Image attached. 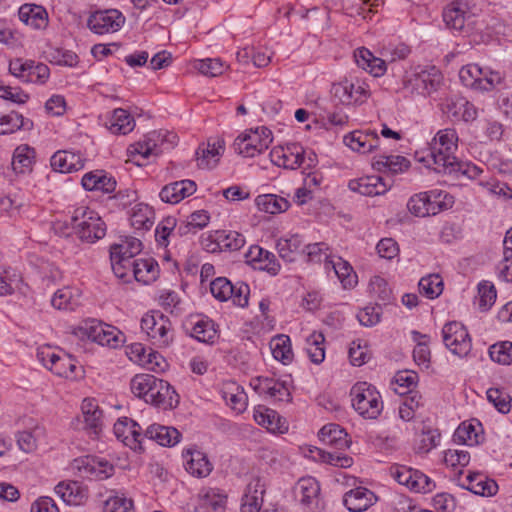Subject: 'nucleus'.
Here are the masks:
<instances>
[{
    "mask_svg": "<svg viewBox=\"0 0 512 512\" xmlns=\"http://www.w3.org/2000/svg\"><path fill=\"white\" fill-rule=\"evenodd\" d=\"M457 133L454 129L440 130L434 137L429 158L433 161V169L437 173L463 175L469 179L477 178L482 169L470 162L459 161L454 156L457 149Z\"/></svg>",
    "mask_w": 512,
    "mask_h": 512,
    "instance_id": "1",
    "label": "nucleus"
},
{
    "mask_svg": "<svg viewBox=\"0 0 512 512\" xmlns=\"http://www.w3.org/2000/svg\"><path fill=\"white\" fill-rule=\"evenodd\" d=\"M446 27L465 35L481 33L484 21L476 15L466 2L455 1L447 5L442 13Z\"/></svg>",
    "mask_w": 512,
    "mask_h": 512,
    "instance_id": "2",
    "label": "nucleus"
},
{
    "mask_svg": "<svg viewBox=\"0 0 512 512\" xmlns=\"http://www.w3.org/2000/svg\"><path fill=\"white\" fill-rule=\"evenodd\" d=\"M71 225L74 233L82 242L95 243L106 234V224L99 214L88 208L78 207L71 216Z\"/></svg>",
    "mask_w": 512,
    "mask_h": 512,
    "instance_id": "3",
    "label": "nucleus"
},
{
    "mask_svg": "<svg viewBox=\"0 0 512 512\" xmlns=\"http://www.w3.org/2000/svg\"><path fill=\"white\" fill-rule=\"evenodd\" d=\"M352 406L365 419H376L383 410L380 393L367 382H358L350 390Z\"/></svg>",
    "mask_w": 512,
    "mask_h": 512,
    "instance_id": "4",
    "label": "nucleus"
},
{
    "mask_svg": "<svg viewBox=\"0 0 512 512\" xmlns=\"http://www.w3.org/2000/svg\"><path fill=\"white\" fill-rule=\"evenodd\" d=\"M141 328L149 340L158 348L168 347L174 340L172 323L163 314H146L141 320Z\"/></svg>",
    "mask_w": 512,
    "mask_h": 512,
    "instance_id": "5",
    "label": "nucleus"
},
{
    "mask_svg": "<svg viewBox=\"0 0 512 512\" xmlns=\"http://www.w3.org/2000/svg\"><path fill=\"white\" fill-rule=\"evenodd\" d=\"M273 136L267 127H258L255 130L239 135L233 143V149L244 157H254L268 149Z\"/></svg>",
    "mask_w": 512,
    "mask_h": 512,
    "instance_id": "6",
    "label": "nucleus"
},
{
    "mask_svg": "<svg viewBox=\"0 0 512 512\" xmlns=\"http://www.w3.org/2000/svg\"><path fill=\"white\" fill-rule=\"evenodd\" d=\"M331 92L343 105H361L371 95L369 85L359 78L344 79L335 83Z\"/></svg>",
    "mask_w": 512,
    "mask_h": 512,
    "instance_id": "7",
    "label": "nucleus"
},
{
    "mask_svg": "<svg viewBox=\"0 0 512 512\" xmlns=\"http://www.w3.org/2000/svg\"><path fill=\"white\" fill-rule=\"evenodd\" d=\"M391 476L401 485L414 492L428 493L435 488V483L419 470L405 465H395L390 469Z\"/></svg>",
    "mask_w": 512,
    "mask_h": 512,
    "instance_id": "8",
    "label": "nucleus"
},
{
    "mask_svg": "<svg viewBox=\"0 0 512 512\" xmlns=\"http://www.w3.org/2000/svg\"><path fill=\"white\" fill-rule=\"evenodd\" d=\"M445 346L455 355L466 356L471 350V339L465 326L457 321L448 322L442 329Z\"/></svg>",
    "mask_w": 512,
    "mask_h": 512,
    "instance_id": "9",
    "label": "nucleus"
},
{
    "mask_svg": "<svg viewBox=\"0 0 512 512\" xmlns=\"http://www.w3.org/2000/svg\"><path fill=\"white\" fill-rule=\"evenodd\" d=\"M72 469L82 478L104 480L114 473V466L95 456H84L72 462Z\"/></svg>",
    "mask_w": 512,
    "mask_h": 512,
    "instance_id": "10",
    "label": "nucleus"
},
{
    "mask_svg": "<svg viewBox=\"0 0 512 512\" xmlns=\"http://www.w3.org/2000/svg\"><path fill=\"white\" fill-rule=\"evenodd\" d=\"M177 135L168 131H151L143 141L136 144L135 152L147 158L150 155H158L165 149L172 148L177 143Z\"/></svg>",
    "mask_w": 512,
    "mask_h": 512,
    "instance_id": "11",
    "label": "nucleus"
},
{
    "mask_svg": "<svg viewBox=\"0 0 512 512\" xmlns=\"http://www.w3.org/2000/svg\"><path fill=\"white\" fill-rule=\"evenodd\" d=\"M125 17L116 9L96 11L87 22L90 30L96 34L116 32L124 24Z\"/></svg>",
    "mask_w": 512,
    "mask_h": 512,
    "instance_id": "12",
    "label": "nucleus"
},
{
    "mask_svg": "<svg viewBox=\"0 0 512 512\" xmlns=\"http://www.w3.org/2000/svg\"><path fill=\"white\" fill-rule=\"evenodd\" d=\"M117 439L135 451H142L143 433L140 425L134 420L123 417L113 427Z\"/></svg>",
    "mask_w": 512,
    "mask_h": 512,
    "instance_id": "13",
    "label": "nucleus"
},
{
    "mask_svg": "<svg viewBox=\"0 0 512 512\" xmlns=\"http://www.w3.org/2000/svg\"><path fill=\"white\" fill-rule=\"evenodd\" d=\"M82 336H87L92 341L99 343L102 346H109L117 348L124 342L123 334L111 326L104 327L101 324L85 325L79 328Z\"/></svg>",
    "mask_w": 512,
    "mask_h": 512,
    "instance_id": "14",
    "label": "nucleus"
},
{
    "mask_svg": "<svg viewBox=\"0 0 512 512\" xmlns=\"http://www.w3.org/2000/svg\"><path fill=\"white\" fill-rule=\"evenodd\" d=\"M304 148L298 143H288L285 147L272 149L270 159L273 164L286 169H297L303 164Z\"/></svg>",
    "mask_w": 512,
    "mask_h": 512,
    "instance_id": "15",
    "label": "nucleus"
},
{
    "mask_svg": "<svg viewBox=\"0 0 512 512\" xmlns=\"http://www.w3.org/2000/svg\"><path fill=\"white\" fill-rule=\"evenodd\" d=\"M348 187L351 191L364 196H377L386 193L390 184H387L381 176L371 175L350 180Z\"/></svg>",
    "mask_w": 512,
    "mask_h": 512,
    "instance_id": "16",
    "label": "nucleus"
},
{
    "mask_svg": "<svg viewBox=\"0 0 512 512\" xmlns=\"http://www.w3.org/2000/svg\"><path fill=\"white\" fill-rule=\"evenodd\" d=\"M380 138L375 131L356 130L344 137V143L353 151L369 153L378 148Z\"/></svg>",
    "mask_w": 512,
    "mask_h": 512,
    "instance_id": "17",
    "label": "nucleus"
},
{
    "mask_svg": "<svg viewBox=\"0 0 512 512\" xmlns=\"http://www.w3.org/2000/svg\"><path fill=\"white\" fill-rule=\"evenodd\" d=\"M186 326L190 328V335L199 342L212 344L216 338V329L212 320L199 315H191Z\"/></svg>",
    "mask_w": 512,
    "mask_h": 512,
    "instance_id": "18",
    "label": "nucleus"
},
{
    "mask_svg": "<svg viewBox=\"0 0 512 512\" xmlns=\"http://www.w3.org/2000/svg\"><path fill=\"white\" fill-rule=\"evenodd\" d=\"M196 183L192 180H181L164 186L159 194L166 203L176 204L196 191Z\"/></svg>",
    "mask_w": 512,
    "mask_h": 512,
    "instance_id": "19",
    "label": "nucleus"
},
{
    "mask_svg": "<svg viewBox=\"0 0 512 512\" xmlns=\"http://www.w3.org/2000/svg\"><path fill=\"white\" fill-rule=\"evenodd\" d=\"M376 500L372 491L357 487L345 493L343 504L350 512H362L368 509Z\"/></svg>",
    "mask_w": 512,
    "mask_h": 512,
    "instance_id": "20",
    "label": "nucleus"
},
{
    "mask_svg": "<svg viewBox=\"0 0 512 512\" xmlns=\"http://www.w3.org/2000/svg\"><path fill=\"white\" fill-rule=\"evenodd\" d=\"M183 457L186 459L185 468L191 475L202 478L211 473L212 464L203 452L187 449L183 452Z\"/></svg>",
    "mask_w": 512,
    "mask_h": 512,
    "instance_id": "21",
    "label": "nucleus"
},
{
    "mask_svg": "<svg viewBox=\"0 0 512 512\" xmlns=\"http://www.w3.org/2000/svg\"><path fill=\"white\" fill-rule=\"evenodd\" d=\"M84 429L90 434L98 436L102 431V410L92 399H84L81 405Z\"/></svg>",
    "mask_w": 512,
    "mask_h": 512,
    "instance_id": "22",
    "label": "nucleus"
},
{
    "mask_svg": "<svg viewBox=\"0 0 512 512\" xmlns=\"http://www.w3.org/2000/svg\"><path fill=\"white\" fill-rule=\"evenodd\" d=\"M466 482L462 487L479 496L491 497L498 492L496 481L480 473H470L466 476Z\"/></svg>",
    "mask_w": 512,
    "mask_h": 512,
    "instance_id": "23",
    "label": "nucleus"
},
{
    "mask_svg": "<svg viewBox=\"0 0 512 512\" xmlns=\"http://www.w3.org/2000/svg\"><path fill=\"white\" fill-rule=\"evenodd\" d=\"M408 210L418 217L435 215L443 209L441 203L431 200V195L424 192L412 196L407 203Z\"/></svg>",
    "mask_w": 512,
    "mask_h": 512,
    "instance_id": "24",
    "label": "nucleus"
},
{
    "mask_svg": "<svg viewBox=\"0 0 512 512\" xmlns=\"http://www.w3.org/2000/svg\"><path fill=\"white\" fill-rule=\"evenodd\" d=\"M55 492L69 505H80L88 498V491L77 481L60 482Z\"/></svg>",
    "mask_w": 512,
    "mask_h": 512,
    "instance_id": "25",
    "label": "nucleus"
},
{
    "mask_svg": "<svg viewBox=\"0 0 512 512\" xmlns=\"http://www.w3.org/2000/svg\"><path fill=\"white\" fill-rule=\"evenodd\" d=\"M180 437L181 434L176 428L159 424L150 425L143 434V439L153 440L161 446H174L179 442Z\"/></svg>",
    "mask_w": 512,
    "mask_h": 512,
    "instance_id": "26",
    "label": "nucleus"
},
{
    "mask_svg": "<svg viewBox=\"0 0 512 512\" xmlns=\"http://www.w3.org/2000/svg\"><path fill=\"white\" fill-rule=\"evenodd\" d=\"M51 167L60 173H71L84 167V162L79 154L69 151H57L51 157Z\"/></svg>",
    "mask_w": 512,
    "mask_h": 512,
    "instance_id": "27",
    "label": "nucleus"
},
{
    "mask_svg": "<svg viewBox=\"0 0 512 512\" xmlns=\"http://www.w3.org/2000/svg\"><path fill=\"white\" fill-rule=\"evenodd\" d=\"M224 151V141L218 139L206 146H200L196 151V160L199 168L209 169L216 165Z\"/></svg>",
    "mask_w": 512,
    "mask_h": 512,
    "instance_id": "28",
    "label": "nucleus"
},
{
    "mask_svg": "<svg viewBox=\"0 0 512 512\" xmlns=\"http://www.w3.org/2000/svg\"><path fill=\"white\" fill-rule=\"evenodd\" d=\"M413 88L417 90L418 94L429 95L433 91H436L441 82V74L435 68H431L430 71L422 70L414 75V78L410 80Z\"/></svg>",
    "mask_w": 512,
    "mask_h": 512,
    "instance_id": "29",
    "label": "nucleus"
},
{
    "mask_svg": "<svg viewBox=\"0 0 512 512\" xmlns=\"http://www.w3.org/2000/svg\"><path fill=\"white\" fill-rule=\"evenodd\" d=\"M82 186L85 190H99L111 193L116 188V180L108 176L103 170L86 173L82 178Z\"/></svg>",
    "mask_w": 512,
    "mask_h": 512,
    "instance_id": "30",
    "label": "nucleus"
},
{
    "mask_svg": "<svg viewBox=\"0 0 512 512\" xmlns=\"http://www.w3.org/2000/svg\"><path fill=\"white\" fill-rule=\"evenodd\" d=\"M18 15L22 22L35 29H44L48 25V13L42 6L25 4L20 7Z\"/></svg>",
    "mask_w": 512,
    "mask_h": 512,
    "instance_id": "31",
    "label": "nucleus"
},
{
    "mask_svg": "<svg viewBox=\"0 0 512 512\" xmlns=\"http://www.w3.org/2000/svg\"><path fill=\"white\" fill-rule=\"evenodd\" d=\"M81 291L78 288L66 286L58 289L51 304L58 310H75L80 305Z\"/></svg>",
    "mask_w": 512,
    "mask_h": 512,
    "instance_id": "32",
    "label": "nucleus"
},
{
    "mask_svg": "<svg viewBox=\"0 0 512 512\" xmlns=\"http://www.w3.org/2000/svg\"><path fill=\"white\" fill-rule=\"evenodd\" d=\"M255 421L271 432L284 433L288 426L276 411L259 406L254 412Z\"/></svg>",
    "mask_w": 512,
    "mask_h": 512,
    "instance_id": "33",
    "label": "nucleus"
},
{
    "mask_svg": "<svg viewBox=\"0 0 512 512\" xmlns=\"http://www.w3.org/2000/svg\"><path fill=\"white\" fill-rule=\"evenodd\" d=\"M49 370L59 377L67 379H75L76 373L75 360L70 355L49 354Z\"/></svg>",
    "mask_w": 512,
    "mask_h": 512,
    "instance_id": "34",
    "label": "nucleus"
},
{
    "mask_svg": "<svg viewBox=\"0 0 512 512\" xmlns=\"http://www.w3.org/2000/svg\"><path fill=\"white\" fill-rule=\"evenodd\" d=\"M244 495L241 512H259L263 501L264 485L259 478L251 481Z\"/></svg>",
    "mask_w": 512,
    "mask_h": 512,
    "instance_id": "35",
    "label": "nucleus"
},
{
    "mask_svg": "<svg viewBox=\"0 0 512 512\" xmlns=\"http://www.w3.org/2000/svg\"><path fill=\"white\" fill-rule=\"evenodd\" d=\"M159 265L153 258L136 259L134 264V278L143 284H150L159 277Z\"/></svg>",
    "mask_w": 512,
    "mask_h": 512,
    "instance_id": "36",
    "label": "nucleus"
},
{
    "mask_svg": "<svg viewBox=\"0 0 512 512\" xmlns=\"http://www.w3.org/2000/svg\"><path fill=\"white\" fill-rule=\"evenodd\" d=\"M107 127L113 134L126 135L134 129L135 121L127 110L117 108L113 111Z\"/></svg>",
    "mask_w": 512,
    "mask_h": 512,
    "instance_id": "37",
    "label": "nucleus"
},
{
    "mask_svg": "<svg viewBox=\"0 0 512 512\" xmlns=\"http://www.w3.org/2000/svg\"><path fill=\"white\" fill-rule=\"evenodd\" d=\"M33 127V122L29 119L12 111L9 114L0 115V135L12 134L21 128L30 130Z\"/></svg>",
    "mask_w": 512,
    "mask_h": 512,
    "instance_id": "38",
    "label": "nucleus"
},
{
    "mask_svg": "<svg viewBox=\"0 0 512 512\" xmlns=\"http://www.w3.org/2000/svg\"><path fill=\"white\" fill-rule=\"evenodd\" d=\"M319 435L323 442L328 445L335 446L338 449L347 448L349 446L347 433L337 424H328L323 426Z\"/></svg>",
    "mask_w": 512,
    "mask_h": 512,
    "instance_id": "39",
    "label": "nucleus"
},
{
    "mask_svg": "<svg viewBox=\"0 0 512 512\" xmlns=\"http://www.w3.org/2000/svg\"><path fill=\"white\" fill-rule=\"evenodd\" d=\"M303 241L300 236L292 235L290 238L279 239L277 250L279 256L286 262H293L297 254L303 253Z\"/></svg>",
    "mask_w": 512,
    "mask_h": 512,
    "instance_id": "40",
    "label": "nucleus"
},
{
    "mask_svg": "<svg viewBox=\"0 0 512 512\" xmlns=\"http://www.w3.org/2000/svg\"><path fill=\"white\" fill-rule=\"evenodd\" d=\"M409 167V161L403 156H380L374 163L373 168L379 172H390L396 174Z\"/></svg>",
    "mask_w": 512,
    "mask_h": 512,
    "instance_id": "41",
    "label": "nucleus"
},
{
    "mask_svg": "<svg viewBox=\"0 0 512 512\" xmlns=\"http://www.w3.org/2000/svg\"><path fill=\"white\" fill-rule=\"evenodd\" d=\"M256 203L261 210L270 214L284 212L290 206V203L287 199L275 194L259 195L256 198Z\"/></svg>",
    "mask_w": 512,
    "mask_h": 512,
    "instance_id": "42",
    "label": "nucleus"
},
{
    "mask_svg": "<svg viewBox=\"0 0 512 512\" xmlns=\"http://www.w3.org/2000/svg\"><path fill=\"white\" fill-rule=\"evenodd\" d=\"M153 210L146 204H137L132 210L130 216L131 225L136 230H149L153 221Z\"/></svg>",
    "mask_w": 512,
    "mask_h": 512,
    "instance_id": "43",
    "label": "nucleus"
},
{
    "mask_svg": "<svg viewBox=\"0 0 512 512\" xmlns=\"http://www.w3.org/2000/svg\"><path fill=\"white\" fill-rule=\"evenodd\" d=\"M216 244L221 250L237 251L245 244V237L236 231H217Z\"/></svg>",
    "mask_w": 512,
    "mask_h": 512,
    "instance_id": "44",
    "label": "nucleus"
},
{
    "mask_svg": "<svg viewBox=\"0 0 512 512\" xmlns=\"http://www.w3.org/2000/svg\"><path fill=\"white\" fill-rule=\"evenodd\" d=\"M319 492L320 486L315 478H302L297 483V496L299 497L301 503L305 505L311 504L312 500L319 495Z\"/></svg>",
    "mask_w": 512,
    "mask_h": 512,
    "instance_id": "45",
    "label": "nucleus"
},
{
    "mask_svg": "<svg viewBox=\"0 0 512 512\" xmlns=\"http://www.w3.org/2000/svg\"><path fill=\"white\" fill-rule=\"evenodd\" d=\"M271 350L273 357L288 364L293 358L290 338L286 335H278L271 341Z\"/></svg>",
    "mask_w": 512,
    "mask_h": 512,
    "instance_id": "46",
    "label": "nucleus"
},
{
    "mask_svg": "<svg viewBox=\"0 0 512 512\" xmlns=\"http://www.w3.org/2000/svg\"><path fill=\"white\" fill-rule=\"evenodd\" d=\"M484 68L477 64H469L459 71V78L466 87L481 90Z\"/></svg>",
    "mask_w": 512,
    "mask_h": 512,
    "instance_id": "47",
    "label": "nucleus"
},
{
    "mask_svg": "<svg viewBox=\"0 0 512 512\" xmlns=\"http://www.w3.org/2000/svg\"><path fill=\"white\" fill-rule=\"evenodd\" d=\"M420 294L429 299L438 297L443 291V281L438 274L422 277L418 283Z\"/></svg>",
    "mask_w": 512,
    "mask_h": 512,
    "instance_id": "48",
    "label": "nucleus"
},
{
    "mask_svg": "<svg viewBox=\"0 0 512 512\" xmlns=\"http://www.w3.org/2000/svg\"><path fill=\"white\" fill-rule=\"evenodd\" d=\"M324 336L322 333L313 332L309 337H307V347L306 351L310 358V360L315 364H320L323 362L325 358V349H324Z\"/></svg>",
    "mask_w": 512,
    "mask_h": 512,
    "instance_id": "49",
    "label": "nucleus"
},
{
    "mask_svg": "<svg viewBox=\"0 0 512 512\" xmlns=\"http://www.w3.org/2000/svg\"><path fill=\"white\" fill-rule=\"evenodd\" d=\"M142 242L132 236H126L121 240V243H117L111 246L110 252L115 255H122L133 258L142 251Z\"/></svg>",
    "mask_w": 512,
    "mask_h": 512,
    "instance_id": "50",
    "label": "nucleus"
},
{
    "mask_svg": "<svg viewBox=\"0 0 512 512\" xmlns=\"http://www.w3.org/2000/svg\"><path fill=\"white\" fill-rule=\"evenodd\" d=\"M34 151L28 146H19L15 149L12 158V169L16 173H25L30 170Z\"/></svg>",
    "mask_w": 512,
    "mask_h": 512,
    "instance_id": "51",
    "label": "nucleus"
},
{
    "mask_svg": "<svg viewBox=\"0 0 512 512\" xmlns=\"http://www.w3.org/2000/svg\"><path fill=\"white\" fill-rule=\"evenodd\" d=\"M441 434L438 429L424 427L416 443L418 453H428L440 442Z\"/></svg>",
    "mask_w": 512,
    "mask_h": 512,
    "instance_id": "52",
    "label": "nucleus"
},
{
    "mask_svg": "<svg viewBox=\"0 0 512 512\" xmlns=\"http://www.w3.org/2000/svg\"><path fill=\"white\" fill-rule=\"evenodd\" d=\"M327 265L332 266L335 274L345 288L352 287L356 283V275L353 273V269L348 262L338 258L336 262L332 260L327 261Z\"/></svg>",
    "mask_w": 512,
    "mask_h": 512,
    "instance_id": "53",
    "label": "nucleus"
},
{
    "mask_svg": "<svg viewBox=\"0 0 512 512\" xmlns=\"http://www.w3.org/2000/svg\"><path fill=\"white\" fill-rule=\"evenodd\" d=\"M209 219L210 217L206 211H196L188 217L186 224L179 226V232L182 235L188 233H196L198 230L207 226Z\"/></svg>",
    "mask_w": 512,
    "mask_h": 512,
    "instance_id": "54",
    "label": "nucleus"
},
{
    "mask_svg": "<svg viewBox=\"0 0 512 512\" xmlns=\"http://www.w3.org/2000/svg\"><path fill=\"white\" fill-rule=\"evenodd\" d=\"M179 404V395L175 389L164 380L163 389L159 390L154 405L163 409H172Z\"/></svg>",
    "mask_w": 512,
    "mask_h": 512,
    "instance_id": "55",
    "label": "nucleus"
},
{
    "mask_svg": "<svg viewBox=\"0 0 512 512\" xmlns=\"http://www.w3.org/2000/svg\"><path fill=\"white\" fill-rule=\"evenodd\" d=\"M490 358L499 364H512V342L505 341L492 345L489 348Z\"/></svg>",
    "mask_w": 512,
    "mask_h": 512,
    "instance_id": "56",
    "label": "nucleus"
},
{
    "mask_svg": "<svg viewBox=\"0 0 512 512\" xmlns=\"http://www.w3.org/2000/svg\"><path fill=\"white\" fill-rule=\"evenodd\" d=\"M132 259L133 258L131 257L115 255L114 253L110 252L111 266L114 274L118 278L125 279L129 271H132L134 274L135 260Z\"/></svg>",
    "mask_w": 512,
    "mask_h": 512,
    "instance_id": "57",
    "label": "nucleus"
},
{
    "mask_svg": "<svg viewBox=\"0 0 512 512\" xmlns=\"http://www.w3.org/2000/svg\"><path fill=\"white\" fill-rule=\"evenodd\" d=\"M496 297L497 293L493 284L485 281L478 285V306L481 311L489 310Z\"/></svg>",
    "mask_w": 512,
    "mask_h": 512,
    "instance_id": "58",
    "label": "nucleus"
},
{
    "mask_svg": "<svg viewBox=\"0 0 512 512\" xmlns=\"http://www.w3.org/2000/svg\"><path fill=\"white\" fill-rule=\"evenodd\" d=\"M454 441L469 446L479 443V435L471 423L463 422L454 433Z\"/></svg>",
    "mask_w": 512,
    "mask_h": 512,
    "instance_id": "59",
    "label": "nucleus"
},
{
    "mask_svg": "<svg viewBox=\"0 0 512 512\" xmlns=\"http://www.w3.org/2000/svg\"><path fill=\"white\" fill-rule=\"evenodd\" d=\"M487 399L501 413L506 414L511 409V397L498 388H490L487 391Z\"/></svg>",
    "mask_w": 512,
    "mask_h": 512,
    "instance_id": "60",
    "label": "nucleus"
},
{
    "mask_svg": "<svg viewBox=\"0 0 512 512\" xmlns=\"http://www.w3.org/2000/svg\"><path fill=\"white\" fill-rule=\"evenodd\" d=\"M233 286L234 284H232L227 278L219 277L211 282L210 291L216 299L220 301H227L231 296H233Z\"/></svg>",
    "mask_w": 512,
    "mask_h": 512,
    "instance_id": "61",
    "label": "nucleus"
},
{
    "mask_svg": "<svg viewBox=\"0 0 512 512\" xmlns=\"http://www.w3.org/2000/svg\"><path fill=\"white\" fill-rule=\"evenodd\" d=\"M195 67L201 74L209 77L219 76L225 70V65L219 58L198 60Z\"/></svg>",
    "mask_w": 512,
    "mask_h": 512,
    "instance_id": "62",
    "label": "nucleus"
},
{
    "mask_svg": "<svg viewBox=\"0 0 512 512\" xmlns=\"http://www.w3.org/2000/svg\"><path fill=\"white\" fill-rule=\"evenodd\" d=\"M156 377L150 374H137L131 379V391L134 395L139 398H144L149 389L151 383H155Z\"/></svg>",
    "mask_w": 512,
    "mask_h": 512,
    "instance_id": "63",
    "label": "nucleus"
},
{
    "mask_svg": "<svg viewBox=\"0 0 512 512\" xmlns=\"http://www.w3.org/2000/svg\"><path fill=\"white\" fill-rule=\"evenodd\" d=\"M370 292L375 295L384 304L390 301L392 290L389 288L387 281L380 277L374 276L369 283Z\"/></svg>",
    "mask_w": 512,
    "mask_h": 512,
    "instance_id": "64",
    "label": "nucleus"
}]
</instances>
